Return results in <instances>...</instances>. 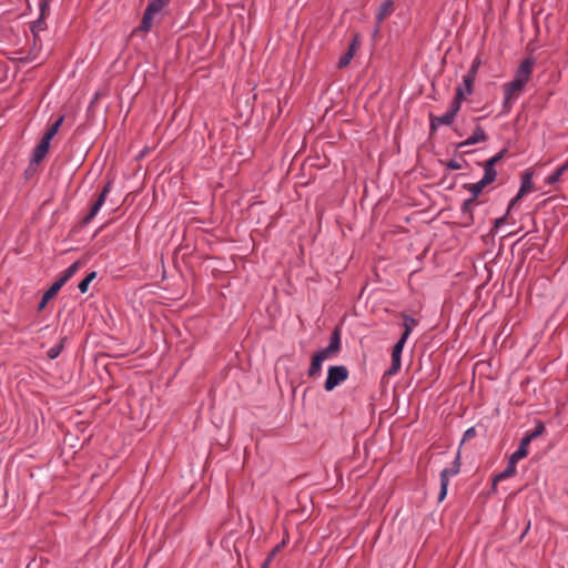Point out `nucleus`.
Here are the masks:
<instances>
[{
	"label": "nucleus",
	"instance_id": "obj_10",
	"mask_svg": "<svg viewBox=\"0 0 568 568\" xmlns=\"http://www.w3.org/2000/svg\"><path fill=\"white\" fill-rule=\"evenodd\" d=\"M519 460L516 459L515 457L510 456L509 459H508V465L506 467V469L501 473H499L498 475H496L493 479V487L491 489L495 491L496 490V486H497V483L503 480V479H506L508 477H511L516 474V465Z\"/></svg>",
	"mask_w": 568,
	"mask_h": 568
},
{
	"label": "nucleus",
	"instance_id": "obj_38",
	"mask_svg": "<svg viewBox=\"0 0 568 568\" xmlns=\"http://www.w3.org/2000/svg\"><path fill=\"white\" fill-rule=\"evenodd\" d=\"M479 65H480V60H479L478 58H476V59L473 61V63H471V65H470V68H469V70H468V71H469V72H473V73H475V74L477 75V72H478V68H479Z\"/></svg>",
	"mask_w": 568,
	"mask_h": 568
},
{
	"label": "nucleus",
	"instance_id": "obj_8",
	"mask_svg": "<svg viewBox=\"0 0 568 568\" xmlns=\"http://www.w3.org/2000/svg\"><path fill=\"white\" fill-rule=\"evenodd\" d=\"M535 63H536V60L532 57H528V58L524 59L521 61V63L519 64L518 69L516 70L515 77L525 81L526 83H528V81L531 77Z\"/></svg>",
	"mask_w": 568,
	"mask_h": 568
},
{
	"label": "nucleus",
	"instance_id": "obj_50",
	"mask_svg": "<svg viewBox=\"0 0 568 568\" xmlns=\"http://www.w3.org/2000/svg\"><path fill=\"white\" fill-rule=\"evenodd\" d=\"M262 204H263V203H253V204H251L250 209H251V210H253L255 206H257V205H262Z\"/></svg>",
	"mask_w": 568,
	"mask_h": 568
},
{
	"label": "nucleus",
	"instance_id": "obj_30",
	"mask_svg": "<svg viewBox=\"0 0 568 568\" xmlns=\"http://www.w3.org/2000/svg\"><path fill=\"white\" fill-rule=\"evenodd\" d=\"M544 432H545V426L541 422H539L536 426V429L534 432L527 434L526 436L532 440L534 438L540 436Z\"/></svg>",
	"mask_w": 568,
	"mask_h": 568
},
{
	"label": "nucleus",
	"instance_id": "obj_16",
	"mask_svg": "<svg viewBox=\"0 0 568 568\" xmlns=\"http://www.w3.org/2000/svg\"><path fill=\"white\" fill-rule=\"evenodd\" d=\"M530 442H531V439H529V437L525 436L520 440L518 449L511 456L518 460L525 458L528 455V447H529Z\"/></svg>",
	"mask_w": 568,
	"mask_h": 568
},
{
	"label": "nucleus",
	"instance_id": "obj_46",
	"mask_svg": "<svg viewBox=\"0 0 568 568\" xmlns=\"http://www.w3.org/2000/svg\"><path fill=\"white\" fill-rule=\"evenodd\" d=\"M465 77L466 78H470V80L475 82V79H476V74L475 73L468 71Z\"/></svg>",
	"mask_w": 568,
	"mask_h": 568
},
{
	"label": "nucleus",
	"instance_id": "obj_34",
	"mask_svg": "<svg viewBox=\"0 0 568 568\" xmlns=\"http://www.w3.org/2000/svg\"><path fill=\"white\" fill-rule=\"evenodd\" d=\"M460 108H462V103L453 100L450 102L448 111L456 118V115L459 112Z\"/></svg>",
	"mask_w": 568,
	"mask_h": 568
},
{
	"label": "nucleus",
	"instance_id": "obj_51",
	"mask_svg": "<svg viewBox=\"0 0 568 568\" xmlns=\"http://www.w3.org/2000/svg\"><path fill=\"white\" fill-rule=\"evenodd\" d=\"M21 60H23V61H32L33 59L27 57V58H21Z\"/></svg>",
	"mask_w": 568,
	"mask_h": 568
},
{
	"label": "nucleus",
	"instance_id": "obj_17",
	"mask_svg": "<svg viewBox=\"0 0 568 568\" xmlns=\"http://www.w3.org/2000/svg\"><path fill=\"white\" fill-rule=\"evenodd\" d=\"M47 29V23L44 21V18H38L36 21L32 22L30 30L33 36L34 45L37 44V41L39 40V32Z\"/></svg>",
	"mask_w": 568,
	"mask_h": 568
},
{
	"label": "nucleus",
	"instance_id": "obj_1",
	"mask_svg": "<svg viewBox=\"0 0 568 568\" xmlns=\"http://www.w3.org/2000/svg\"><path fill=\"white\" fill-rule=\"evenodd\" d=\"M348 377V371L345 366H331L327 372V378L325 381V389L327 392L333 390L339 383L346 381Z\"/></svg>",
	"mask_w": 568,
	"mask_h": 568
},
{
	"label": "nucleus",
	"instance_id": "obj_6",
	"mask_svg": "<svg viewBox=\"0 0 568 568\" xmlns=\"http://www.w3.org/2000/svg\"><path fill=\"white\" fill-rule=\"evenodd\" d=\"M359 44H361L359 34L356 33V34H354L346 53H344L337 62V67L339 69L346 68L351 63Z\"/></svg>",
	"mask_w": 568,
	"mask_h": 568
},
{
	"label": "nucleus",
	"instance_id": "obj_5",
	"mask_svg": "<svg viewBox=\"0 0 568 568\" xmlns=\"http://www.w3.org/2000/svg\"><path fill=\"white\" fill-rule=\"evenodd\" d=\"M113 187V180L110 179L106 181V183L103 185L100 193L97 195L94 202L92 203L91 207L89 209L88 213H98L103 204L106 201L108 195L112 191Z\"/></svg>",
	"mask_w": 568,
	"mask_h": 568
},
{
	"label": "nucleus",
	"instance_id": "obj_25",
	"mask_svg": "<svg viewBox=\"0 0 568 568\" xmlns=\"http://www.w3.org/2000/svg\"><path fill=\"white\" fill-rule=\"evenodd\" d=\"M80 267V262L77 261L74 262L72 265H70L63 273V275L60 277L61 282H63L64 284L69 281V278H71L74 273L79 270Z\"/></svg>",
	"mask_w": 568,
	"mask_h": 568
},
{
	"label": "nucleus",
	"instance_id": "obj_44",
	"mask_svg": "<svg viewBox=\"0 0 568 568\" xmlns=\"http://www.w3.org/2000/svg\"><path fill=\"white\" fill-rule=\"evenodd\" d=\"M48 302H49V301H44V295H43V296H42V300H41V302H40V304H39V306H38V310H39V311H42V310L47 306Z\"/></svg>",
	"mask_w": 568,
	"mask_h": 568
},
{
	"label": "nucleus",
	"instance_id": "obj_23",
	"mask_svg": "<svg viewBox=\"0 0 568 568\" xmlns=\"http://www.w3.org/2000/svg\"><path fill=\"white\" fill-rule=\"evenodd\" d=\"M568 170V165H561L559 166L555 172H552L547 179H546V183L547 184H555L557 183L560 178L562 176V174Z\"/></svg>",
	"mask_w": 568,
	"mask_h": 568
},
{
	"label": "nucleus",
	"instance_id": "obj_13",
	"mask_svg": "<svg viewBox=\"0 0 568 568\" xmlns=\"http://www.w3.org/2000/svg\"><path fill=\"white\" fill-rule=\"evenodd\" d=\"M50 149V142L47 139H41L32 153V163H40L47 155Z\"/></svg>",
	"mask_w": 568,
	"mask_h": 568
},
{
	"label": "nucleus",
	"instance_id": "obj_9",
	"mask_svg": "<svg viewBox=\"0 0 568 568\" xmlns=\"http://www.w3.org/2000/svg\"><path fill=\"white\" fill-rule=\"evenodd\" d=\"M405 342L398 341L392 352V365L389 369L387 371V375H394L396 374L400 368V355L404 347Z\"/></svg>",
	"mask_w": 568,
	"mask_h": 568
},
{
	"label": "nucleus",
	"instance_id": "obj_42",
	"mask_svg": "<svg viewBox=\"0 0 568 568\" xmlns=\"http://www.w3.org/2000/svg\"><path fill=\"white\" fill-rule=\"evenodd\" d=\"M507 153V149H503L501 151H499L495 156L496 159L498 160V162L505 156V154Z\"/></svg>",
	"mask_w": 568,
	"mask_h": 568
},
{
	"label": "nucleus",
	"instance_id": "obj_48",
	"mask_svg": "<svg viewBox=\"0 0 568 568\" xmlns=\"http://www.w3.org/2000/svg\"><path fill=\"white\" fill-rule=\"evenodd\" d=\"M270 564H271V561H268V557H267L263 564V568H268Z\"/></svg>",
	"mask_w": 568,
	"mask_h": 568
},
{
	"label": "nucleus",
	"instance_id": "obj_3",
	"mask_svg": "<svg viewBox=\"0 0 568 568\" xmlns=\"http://www.w3.org/2000/svg\"><path fill=\"white\" fill-rule=\"evenodd\" d=\"M495 180L490 179L488 175H485L481 178L480 181L477 183L468 184L467 189L471 193V199L466 200L463 204V213H465L468 210V206L471 202H474L478 195L481 193V191L490 183H493Z\"/></svg>",
	"mask_w": 568,
	"mask_h": 568
},
{
	"label": "nucleus",
	"instance_id": "obj_18",
	"mask_svg": "<svg viewBox=\"0 0 568 568\" xmlns=\"http://www.w3.org/2000/svg\"><path fill=\"white\" fill-rule=\"evenodd\" d=\"M498 163L496 156H491L484 163V174L488 175L490 179L496 180L497 171L495 165Z\"/></svg>",
	"mask_w": 568,
	"mask_h": 568
},
{
	"label": "nucleus",
	"instance_id": "obj_7",
	"mask_svg": "<svg viewBox=\"0 0 568 568\" xmlns=\"http://www.w3.org/2000/svg\"><path fill=\"white\" fill-rule=\"evenodd\" d=\"M564 199L558 196H549L542 201H540L536 205V211H544L545 213H556L558 210H561L564 206L561 204Z\"/></svg>",
	"mask_w": 568,
	"mask_h": 568
},
{
	"label": "nucleus",
	"instance_id": "obj_52",
	"mask_svg": "<svg viewBox=\"0 0 568 568\" xmlns=\"http://www.w3.org/2000/svg\"><path fill=\"white\" fill-rule=\"evenodd\" d=\"M90 217H93V214L88 215V217L84 220V222L87 223L90 220Z\"/></svg>",
	"mask_w": 568,
	"mask_h": 568
},
{
	"label": "nucleus",
	"instance_id": "obj_19",
	"mask_svg": "<svg viewBox=\"0 0 568 568\" xmlns=\"http://www.w3.org/2000/svg\"><path fill=\"white\" fill-rule=\"evenodd\" d=\"M449 476H450V470L449 469H444L442 473H440V494H439V501L444 500V498L446 497V494H447V487H448V483H449Z\"/></svg>",
	"mask_w": 568,
	"mask_h": 568
},
{
	"label": "nucleus",
	"instance_id": "obj_12",
	"mask_svg": "<svg viewBox=\"0 0 568 568\" xmlns=\"http://www.w3.org/2000/svg\"><path fill=\"white\" fill-rule=\"evenodd\" d=\"M527 83L516 77L514 79L504 84V95H511L517 98V95L524 90Z\"/></svg>",
	"mask_w": 568,
	"mask_h": 568
},
{
	"label": "nucleus",
	"instance_id": "obj_43",
	"mask_svg": "<svg viewBox=\"0 0 568 568\" xmlns=\"http://www.w3.org/2000/svg\"><path fill=\"white\" fill-rule=\"evenodd\" d=\"M95 276H97V273H95V272H91V273H89L84 278H85L89 283H91V282L95 278Z\"/></svg>",
	"mask_w": 568,
	"mask_h": 568
},
{
	"label": "nucleus",
	"instance_id": "obj_37",
	"mask_svg": "<svg viewBox=\"0 0 568 568\" xmlns=\"http://www.w3.org/2000/svg\"><path fill=\"white\" fill-rule=\"evenodd\" d=\"M285 545V541L283 540L282 544L277 545L273 550L268 554V561H272L275 555L281 550V548Z\"/></svg>",
	"mask_w": 568,
	"mask_h": 568
},
{
	"label": "nucleus",
	"instance_id": "obj_36",
	"mask_svg": "<svg viewBox=\"0 0 568 568\" xmlns=\"http://www.w3.org/2000/svg\"><path fill=\"white\" fill-rule=\"evenodd\" d=\"M440 124L436 123L435 115L433 113H429V130L430 133H434Z\"/></svg>",
	"mask_w": 568,
	"mask_h": 568
},
{
	"label": "nucleus",
	"instance_id": "obj_47",
	"mask_svg": "<svg viewBox=\"0 0 568 568\" xmlns=\"http://www.w3.org/2000/svg\"><path fill=\"white\" fill-rule=\"evenodd\" d=\"M111 204H112V206L110 207V211L115 213L118 211L119 206H115L113 201H111Z\"/></svg>",
	"mask_w": 568,
	"mask_h": 568
},
{
	"label": "nucleus",
	"instance_id": "obj_45",
	"mask_svg": "<svg viewBox=\"0 0 568 568\" xmlns=\"http://www.w3.org/2000/svg\"><path fill=\"white\" fill-rule=\"evenodd\" d=\"M58 355H59V349L52 348V349L49 352V357H50V358H55Z\"/></svg>",
	"mask_w": 568,
	"mask_h": 568
},
{
	"label": "nucleus",
	"instance_id": "obj_24",
	"mask_svg": "<svg viewBox=\"0 0 568 568\" xmlns=\"http://www.w3.org/2000/svg\"><path fill=\"white\" fill-rule=\"evenodd\" d=\"M322 363H323L322 361H320L316 356L313 355L312 362H311V365H310V368L307 372L310 377H314L321 372Z\"/></svg>",
	"mask_w": 568,
	"mask_h": 568
},
{
	"label": "nucleus",
	"instance_id": "obj_14",
	"mask_svg": "<svg viewBox=\"0 0 568 568\" xmlns=\"http://www.w3.org/2000/svg\"><path fill=\"white\" fill-rule=\"evenodd\" d=\"M156 13L158 12L153 11V9L146 7L142 17V21L138 29L140 31L148 32L153 26V18Z\"/></svg>",
	"mask_w": 568,
	"mask_h": 568
},
{
	"label": "nucleus",
	"instance_id": "obj_41",
	"mask_svg": "<svg viewBox=\"0 0 568 568\" xmlns=\"http://www.w3.org/2000/svg\"><path fill=\"white\" fill-rule=\"evenodd\" d=\"M475 435H476V430H475V428L471 427L465 432L464 439L473 438V437H475Z\"/></svg>",
	"mask_w": 568,
	"mask_h": 568
},
{
	"label": "nucleus",
	"instance_id": "obj_20",
	"mask_svg": "<svg viewBox=\"0 0 568 568\" xmlns=\"http://www.w3.org/2000/svg\"><path fill=\"white\" fill-rule=\"evenodd\" d=\"M403 320H404V328L405 329H404V333H403L402 337L399 338V341L406 342L408 335L412 332L413 326L417 325V321L409 315H403Z\"/></svg>",
	"mask_w": 568,
	"mask_h": 568
},
{
	"label": "nucleus",
	"instance_id": "obj_32",
	"mask_svg": "<svg viewBox=\"0 0 568 568\" xmlns=\"http://www.w3.org/2000/svg\"><path fill=\"white\" fill-rule=\"evenodd\" d=\"M466 95L467 93L464 91V88L462 85H458L456 88V93L453 100L462 103L465 100Z\"/></svg>",
	"mask_w": 568,
	"mask_h": 568
},
{
	"label": "nucleus",
	"instance_id": "obj_4",
	"mask_svg": "<svg viewBox=\"0 0 568 568\" xmlns=\"http://www.w3.org/2000/svg\"><path fill=\"white\" fill-rule=\"evenodd\" d=\"M395 10V3L393 0H385L381 3L378 11L376 13V27L374 30V36L379 33L382 22L389 17Z\"/></svg>",
	"mask_w": 568,
	"mask_h": 568
},
{
	"label": "nucleus",
	"instance_id": "obj_22",
	"mask_svg": "<svg viewBox=\"0 0 568 568\" xmlns=\"http://www.w3.org/2000/svg\"><path fill=\"white\" fill-rule=\"evenodd\" d=\"M328 347L331 348V351H333L336 354L341 349V335H339V329L337 327L334 329V332L331 336Z\"/></svg>",
	"mask_w": 568,
	"mask_h": 568
},
{
	"label": "nucleus",
	"instance_id": "obj_15",
	"mask_svg": "<svg viewBox=\"0 0 568 568\" xmlns=\"http://www.w3.org/2000/svg\"><path fill=\"white\" fill-rule=\"evenodd\" d=\"M64 120V115L59 116L45 131L42 139H47L49 142L57 135Z\"/></svg>",
	"mask_w": 568,
	"mask_h": 568
},
{
	"label": "nucleus",
	"instance_id": "obj_11",
	"mask_svg": "<svg viewBox=\"0 0 568 568\" xmlns=\"http://www.w3.org/2000/svg\"><path fill=\"white\" fill-rule=\"evenodd\" d=\"M487 139H488V136H487L485 130L480 125H477L474 130V133L468 139H466L465 141L460 142L458 144V149H462V148L468 146V145H474L479 142H485V141H487Z\"/></svg>",
	"mask_w": 568,
	"mask_h": 568
},
{
	"label": "nucleus",
	"instance_id": "obj_2",
	"mask_svg": "<svg viewBox=\"0 0 568 568\" xmlns=\"http://www.w3.org/2000/svg\"><path fill=\"white\" fill-rule=\"evenodd\" d=\"M534 170L531 169H528L524 172V174L521 175V183H520V187H519V191L517 193V195L509 202L508 206H507V210H506V213H510V211L513 209H515V205L516 203L528 192L532 189L534 184H532V178H534Z\"/></svg>",
	"mask_w": 568,
	"mask_h": 568
},
{
	"label": "nucleus",
	"instance_id": "obj_39",
	"mask_svg": "<svg viewBox=\"0 0 568 568\" xmlns=\"http://www.w3.org/2000/svg\"><path fill=\"white\" fill-rule=\"evenodd\" d=\"M447 169L449 170H459L462 169V164L459 162H457L456 160H450L447 164H446Z\"/></svg>",
	"mask_w": 568,
	"mask_h": 568
},
{
	"label": "nucleus",
	"instance_id": "obj_31",
	"mask_svg": "<svg viewBox=\"0 0 568 568\" xmlns=\"http://www.w3.org/2000/svg\"><path fill=\"white\" fill-rule=\"evenodd\" d=\"M516 98L515 97H511V95H505L504 97V102H503V110H504V113H508L513 106V102Z\"/></svg>",
	"mask_w": 568,
	"mask_h": 568
},
{
	"label": "nucleus",
	"instance_id": "obj_28",
	"mask_svg": "<svg viewBox=\"0 0 568 568\" xmlns=\"http://www.w3.org/2000/svg\"><path fill=\"white\" fill-rule=\"evenodd\" d=\"M50 2L51 0H40L39 9H40V18H44L49 14L50 11Z\"/></svg>",
	"mask_w": 568,
	"mask_h": 568
},
{
	"label": "nucleus",
	"instance_id": "obj_29",
	"mask_svg": "<svg viewBox=\"0 0 568 568\" xmlns=\"http://www.w3.org/2000/svg\"><path fill=\"white\" fill-rule=\"evenodd\" d=\"M333 355H336V353L331 351V348L328 346L326 348L321 349V351H318V352H316L314 354V356H316L322 362H324L325 359H327L328 357H331Z\"/></svg>",
	"mask_w": 568,
	"mask_h": 568
},
{
	"label": "nucleus",
	"instance_id": "obj_49",
	"mask_svg": "<svg viewBox=\"0 0 568 568\" xmlns=\"http://www.w3.org/2000/svg\"><path fill=\"white\" fill-rule=\"evenodd\" d=\"M513 233H514V231H507V232L503 233L501 236L504 237V236L510 235Z\"/></svg>",
	"mask_w": 568,
	"mask_h": 568
},
{
	"label": "nucleus",
	"instance_id": "obj_21",
	"mask_svg": "<svg viewBox=\"0 0 568 568\" xmlns=\"http://www.w3.org/2000/svg\"><path fill=\"white\" fill-rule=\"evenodd\" d=\"M64 285L63 282H61V280L59 278L58 281H55L49 290H47L44 292V301H50L52 300L57 294L58 292L60 291V288Z\"/></svg>",
	"mask_w": 568,
	"mask_h": 568
},
{
	"label": "nucleus",
	"instance_id": "obj_27",
	"mask_svg": "<svg viewBox=\"0 0 568 568\" xmlns=\"http://www.w3.org/2000/svg\"><path fill=\"white\" fill-rule=\"evenodd\" d=\"M170 1L171 0H150L146 7L159 13L165 6L169 4Z\"/></svg>",
	"mask_w": 568,
	"mask_h": 568
},
{
	"label": "nucleus",
	"instance_id": "obj_40",
	"mask_svg": "<svg viewBox=\"0 0 568 568\" xmlns=\"http://www.w3.org/2000/svg\"><path fill=\"white\" fill-rule=\"evenodd\" d=\"M89 284H90V283H89L85 278H83V280L79 283V286H78V287H79V290H80V292H81V293H85V292L88 291Z\"/></svg>",
	"mask_w": 568,
	"mask_h": 568
},
{
	"label": "nucleus",
	"instance_id": "obj_33",
	"mask_svg": "<svg viewBox=\"0 0 568 568\" xmlns=\"http://www.w3.org/2000/svg\"><path fill=\"white\" fill-rule=\"evenodd\" d=\"M462 87L464 88V91L467 94H471L473 93L474 81H471L470 78L464 77L463 78V85Z\"/></svg>",
	"mask_w": 568,
	"mask_h": 568
},
{
	"label": "nucleus",
	"instance_id": "obj_35",
	"mask_svg": "<svg viewBox=\"0 0 568 568\" xmlns=\"http://www.w3.org/2000/svg\"><path fill=\"white\" fill-rule=\"evenodd\" d=\"M508 216L509 215H503L501 217L496 219L494 230H493L495 233H497L498 230L501 227V225H504L507 222Z\"/></svg>",
	"mask_w": 568,
	"mask_h": 568
},
{
	"label": "nucleus",
	"instance_id": "obj_26",
	"mask_svg": "<svg viewBox=\"0 0 568 568\" xmlns=\"http://www.w3.org/2000/svg\"><path fill=\"white\" fill-rule=\"evenodd\" d=\"M435 121L440 125H452L455 121V116L447 110L443 115H435Z\"/></svg>",
	"mask_w": 568,
	"mask_h": 568
}]
</instances>
